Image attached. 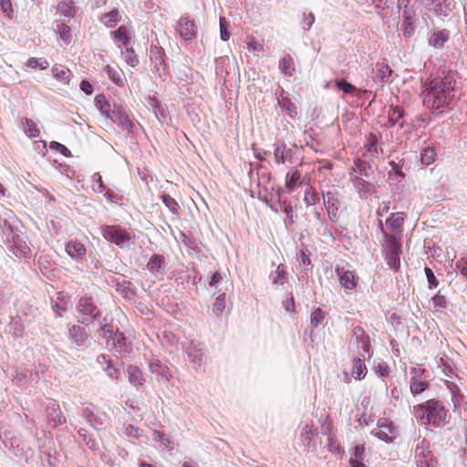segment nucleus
<instances>
[{
	"label": "nucleus",
	"mask_w": 467,
	"mask_h": 467,
	"mask_svg": "<svg viewBox=\"0 0 467 467\" xmlns=\"http://www.w3.org/2000/svg\"><path fill=\"white\" fill-rule=\"evenodd\" d=\"M336 86L338 89L342 90L345 94H352L357 88L352 84L348 83L345 79H339L336 81Z\"/></svg>",
	"instance_id": "41"
},
{
	"label": "nucleus",
	"mask_w": 467,
	"mask_h": 467,
	"mask_svg": "<svg viewBox=\"0 0 467 467\" xmlns=\"http://www.w3.org/2000/svg\"><path fill=\"white\" fill-rule=\"evenodd\" d=\"M225 294L223 293L215 298L213 306V311L217 317H220L225 309Z\"/></svg>",
	"instance_id": "36"
},
{
	"label": "nucleus",
	"mask_w": 467,
	"mask_h": 467,
	"mask_svg": "<svg viewBox=\"0 0 467 467\" xmlns=\"http://www.w3.org/2000/svg\"><path fill=\"white\" fill-rule=\"evenodd\" d=\"M114 341H116L121 348V344H124L125 337L122 334L116 335Z\"/></svg>",
	"instance_id": "62"
},
{
	"label": "nucleus",
	"mask_w": 467,
	"mask_h": 467,
	"mask_svg": "<svg viewBox=\"0 0 467 467\" xmlns=\"http://www.w3.org/2000/svg\"><path fill=\"white\" fill-rule=\"evenodd\" d=\"M285 213L289 219L290 223H293V209L290 204L285 206Z\"/></svg>",
	"instance_id": "59"
},
{
	"label": "nucleus",
	"mask_w": 467,
	"mask_h": 467,
	"mask_svg": "<svg viewBox=\"0 0 467 467\" xmlns=\"http://www.w3.org/2000/svg\"><path fill=\"white\" fill-rule=\"evenodd\" d=\"M367 374V367L361 358H357L354 360L353 368H352V375L357 379H363Z\"/></svg>",
	"instance_id": "33"
},
{
	"label": "nucleus",
	"mask_w": 467,
	"mask_h": 467,
	"mask_svg": "<svg viewBox=\"0 0 467 467\" xmlns=\"http://www.w3.org/2000/svg\"><path fill=\"white\" fill-rule=\"evenodd\" d=\"M121 54L124 61L132 67H137L139 64V58L135 54V51L132 47L129 46L125 47V50L121 49Z\"/></svg>",
	"instance_id": "32"
},
{
	"label": "nucleus",
	"mask_w": 467,
	"mask_h": 467,
	"mask_svg": "<svg viewBox=\"0 0 467 467\" xmlns=\"http://www.w3.org/2000/svg\"><path fill=\"white\" fill-rule=\"evenodd\" d=\"M150 372L156 376L160 383H166L171 378L169 367L159 359H152L149 363Z\"/></svg>",
	"instance_id": "7"
},
{
	"label": "nucleus",
	"mask_w": 467,
	"mask_h": 467,
	"mask_svg": "<svg viewBox=\"0 0 467 467\" xmlns=\"http://www.w3.org/2000/svg\"><path fill=\"white\" fill-rule=\"evenodd\" d=\"M0 7H1L2 13L10 18L13 14L11 1L10 0H0Z\"/></svg>",
	"instance_id": "47"
},
{
	"label": "nucleus",
	"mask_w": 467,
	"mask_h": 467,
	"mask_svg": "<svg viewBox=\"0 0 467 467\" xmlns=\"http://www.w3.org/2000/svg\"><path fill=\"white\" fill-rule=\"evenodd\" d=\"M336 271L339 275V283L345 289L352 290L357 286L358 276L353 271L340 273L338 268Z\"/></svg>",
	"instance_id": "17"
},
{
	"label": "nucleus",
	"mask_w": 467,
	"mask_h": 467,
	"mask_svg": "<svg viewBox=\"0 0 467 467\" xmlns=\"http://www.w3.org/2000/svg\"><path fill=\"white\" fill-rule=\"evenodd\" d=\"M277 104L283 110H285L290 117L294 118L297 114L296 106L288 98L280 97L277 100Z\"/></svg>",
	"instance_id": "29"
},
{
	"label": "nucleus",
	"mask_w": 467,
	"mask_h": 467,
	"mask_svg": "<svg viewBox=\"0 0 467 467\" xmlns=\"http://www.w3.org/2000/svg\"><path fill=\"white\" fill-rule=\"evenodd\" d=\"M432 306L435 311L445 308L447 306L446 298L443 296L437 295L431 299Z\"/></svg>",
	"instance_id": "44"
},
{
	"label": "nucleus",
	"mask_w": 467,
	"mask_h": 467,
	"mask_svg": "<svg viewBox=\"0 0 467 467\" xmlns=\"http://www.w3.org/2000/svg\"><path fill=\"white\" fill-rule=\"evenodd\" d=\"M68 340L76 347H82L88 339V333L85 328L74 325L68 329Z\"/></svg>",
	"instance_id": "12"
},
{
	"label": "nucleus",
	"mask_w": 467,
	"mask_h": 467,
	"mask_svg": "<svg viewBox=\"0 0 467 467\" xmlns=\"http://www.w3.org/2000/svg\"><path fill=\"white\" fill-rule=\"evenodd\" d=\"M55 31L64 45H69L71 43L72 34L68 26L62 22H57Z\"/></svg>",
	"instance_id": "23"
},
{
	"label": "nucleus",
	"mask_w": 467,
	"mask_h": 467,
	"mask_svg": "<svg viewBox=\"0 0 467 467\" xmlns=\"http://www.w3.org/2000/svg\"><path fill=\"white\" fill-rule=\"evenodd\" d=\"M428 387V383L425 380L420 379L417 376H414L410 379V389L413 395L422 393Z\"/></svg>",
	"instance_id": "30"
},
{
	"label": "nucleus",
	"mask_w": 467,
	"mask_h": 467,
	"mask_svg": "<svg viewBox=\"0 0 467 467\" xmlns=\"http://www.w3.org/2000/svg\"><path fill=\"white\" fill-rule=\"evenodd\" d=\"M186 354L190 361L195 365L200 366L202 361V348L199 342L191 341L185 348Z\"/></svg>",
	"instance_id": "13"
},
{
	"label": "nucleus",
	"mask_w": 467,
	"mask_h": 467,
	"mask_svg": "<svg viewBox=\"0 0 467 467\" xmlns=\"http://www.w3.org/2000/svg\"><path fill=\"white\" fill-rule=\"evenodd\" d=\"M34 150H36L39 154L45 155V150L47 149V143L45 140H37L33 142Z\"/></svg>",
	"instance_id": "50"
},
{
	"label": "nucleus",
	"mask_w": 467,
	"mask_h": 467,
	"mask_svg": "<svg viewBox=\"0 0 467 467\" xmlns=\"http://www.w3.org/2000/svg\"><path fill=\"white\" fill-rule=\"evenodd\" d=\"M317 200V194L311 188H307L305 192L304 201L307 206L315 205Z\"/></svg>",
	"instance_id": "46"
},
{
	"label": "nucleus",
	"mask_w": 467,
	"mask_h": 467,
	"mask_svg": "<svg viewBox=\"0 0 467 467\" xmlns=\"http://www.w3.org/2000/svg\"><path fill=\"white\" fill-rule=\"evenodd\" d=\"M246 45L249 51L261 52L263 50V44L257 41L254 36L246 37Z\"/></svg>",
	"instance_id": "42"
},
{
	"label": "nucleus",
	"mask_w": 467,
	"mask_h": 467,
	"mask_svg": "<svg viewBox=\"0 0 467 467\" xmlns=\"http://www.w3.org/2000/svg\"><path fill=\"white\" fill-rule=\"evenodd\" d=\"M92 181L94 183L97 184L96 190L99 192H102L104 191V184H103L102 178H101L100 174L98 172L94 173L92 176Z\"/></svg>",
	"instance_id": "49"
},
{
	"label": "nucleus",
	"mask_w": 467,
	"mask_h": 467,
	"mask_svg": "<svg viewBox=\"0 0 467 467\" xmlns=\"http://www.w3.org/2000/svg\"><path fill=\"white\" fill-rule=\"evenodd\" d=\"M96 107L100 111L102 115L106 118L109 119L110 114L112 112L113 105L107 100L104 96H97L95 99Z\"/></svg>",
	"instance_id": "26"
},
{
	"label": "nucleus",
	"mask_w": 467,
	"mask_h": 467,
	"mask_svg": "<svg viewBox=\"0 0 467 467\" xmlns=\"http://www.w3.org/2000/svg\"><path fill=\"white\" fill-rule=\"evenodd\" d=\"M128 379L134 386H141L145 382L142 371L134 365H130L126 368Z\"/></svg>",
	"instance_id": "20"
},
{
	"label": "nucleus",
	"mask_w": 467,
	"mask_h": 467,
	"mask_svg": "<svg viewBox=\"0 0 467 467\" xmlns=\"http://www.w3.org/2000/svg\"><path fill=\"white\" fill-rule=\"evenodd\" d=\"M364 451H365V448H364V445H358V446H356L355 448V456L357 458H361V456L363 455L364 453Z\"/></svg>",
	"instance_id": "60"
},
{
	"label": "nucleus",
	"mask_w": 467,
	"mask_h": 467,
	"mask_svg": "<svg viewBox=\"0 0 467 467\" xmlns=\"http://www.w3.org/2000/svg\"><path fill=\"white\" fill-rule=\"evenodd\" d=\"M425 273H426L427 279L430 283V286L431 287L437 286L438 284H437V282H435V276H434L433 272L430 268L426 267Z\"/></svg>",
	"instance_id": "53"
},
{
	"label": "nucleus",
	"mask_w": 467,
	"mask_h": 467,
	"mask_svg": "<svg viewBox=\"0 0 467 467\" xmlns=\"http://www.w3.org/2000/svg\"><path fill=\"white\" fill-rule=\"evenodd\" d=\"M46 414L54 426L66 421L62 416L58 403L54 400H48L46 404Z\"/></svg>",
	"instance_id": "8"
},
{
	"label": "nucleus",
	"mask_w": 467,
	"mask_h": 467,
	"mask_svg": "<svg viewBox=\"0 0 467 467\" xmlns=\"http://www.w3.org/2000/svg\"><path fill=\"white\" fill-rule=\"evenodd\" d=\"M220 24V37L223 41H227L230 38V32H229V23L225 19V17L221 16L219 19Z\"/></svg>",
	"instance_id": "38"
},
{
	"label": "nucleus",
	"mask_w": 467,
	"mask_h": 467,
	"mask_svg": "<svg viewBox=\"0 0 467 467\" xmlns=\"http://www.w3.org/2000/svg\"><path fill=\"white\" fill-rule=\"evenodd\" d=\"M76 309L78 313L83 315L82 319L78 320L82 324L94 320L99 316V311L97 309V306H94L92 298L88 296L80 297Z\"/></svg>",
	"instance_id": "5"
},
{
	"label": "nucleus",
	"mask_w": 467,
	"mask_h": 467,
	"mask_svg": "<svg viewBox=\"0 0 467 467\" xmlns=\"http://www.w3.org/2000/svg\"><path fill=\"white\" fill-rule=\"evenodd\" d=\"M39 136V130L34 127L33 123L31 122V139L36 138Z\"/></svg>",
	"instance_id": "64"
},
{
	"label": "nucleus",
	"mask_w": 467,
	"mask_h": 467,
	"mask_svg": "<svg viewBox=\"0 0 467 467\" xmlns=\"http://www.w3.org/2000/svg\"><path fill=\"white\" fill-rule=\"evenodd\" d=\"M162 202L165 204V206L171 211L173 214H178L180 206L178 202L171 197L168 194H162L161 195Z\"/></svg>",
	"instance_id": "37"
},
{
	"label": "nucleus",
	"mask_w": 467,
	"mask_h": 467,
	"mask_svg": "<svg viewBox=\"0 0 467 467\" xmlns=\"http://www.w3.org/2000/svg\"><path fill=\"white\" fill-rule=\"evenodd\" d=\"M349 464L351 467H366L365 464L356 459H350Z\"/></svg>",
	"instance_id": "61"
},
{
	"label": "nucleus",
	"mask_w": 467,
	"mask_h": 467,
	"mask_svg": "<svg viewBox=\"0 0 467 467\" xmlns=\"http://www.w3.org/2000/svg\"><path fill=\"white\" fill-rule=\"evenodd\" d=\"M274 156L277 164H284L287 160L292 159V150L285 143H279L275 149Z\"/></svg>",
	"instance_id": "21"
},
{
	"label": "nucleus",
	"mask_w": 467,
	"mask_h": 467,
	"mask_svg": "<svg viewBox=\"0 0 467 467\" xmlns=\"http://www.w3.org/2000/svg\"><path fill=\"white\" fill-rule=\"evenodd\" d=\"M297 258H298L300 264H302L304 265H309L311 264L310 259L308 258V256L306 254V253L304 251H300Z\"/></svg>",
	"instance_id": "55"
},
{
	"label": "nucleus",
	"mask_w": 467,
	"mask_h": 467,
	"mask_svg": "<svg viewBox=\"0 0 467 467\" xmlns=\"http://www.w3.org/2000/svg\"><path fill=\"white\" fill-rule=\"evenodd\" d=\"M280 70L287 76H292L295 71V65L291 56H285L279 62Z\"/></svg>",
	"instance_id": "31"
},
{
	"label": "nucleus",
	"mask_w": 467,
	"mask_h": 467,
	"mask_svg": "<svg viewBox=\"0 0 467 467\" xmlns=\"http://www.w3.org/2000/svg\"><path fill=\"white\" fill-rule=\"evenodd\" d=\"M98 362L100 364H106L104 368V371L107 376L112 379H117L119 376V370L112 365L110 359H108L105 355H100L98 357Z\"/></svg>",
	"instance_id": "24"
},
{
	"label": "nucleus",
	"mask_w": 467,
	"mask_h": 467,
	"mask_svg": "<svg viewBox=\"0 0 467 467\" xmlns=\"http://www.w3.org/2000/svg\"><path fill=\"white\" fill-rule=\"evenodd\" d=\"M414 417L423 425L443 427L447 422V410L443 404L437 400H429L413 407Z\"/></svg>",
	"instance_id": "2"
},
{
	"label": "nucleus",
	"mask_w": 467,
	"mask_h": 467,
	"mask_svg": "<svg viewBox=\"0 0 467 467\" xmlns=\"http://www.w3.org/2000/svg\"><path fill=\"white\" fill-rule=\"evenodd\" d=\"M48 67H49V62L46 58L31 57V67L38 68V69H46Z\"/></svg>",
	"instance_id": "45"
},
{
	"label": "nucleus",
	"mask_w": 467,
	"mask_h": 467,
	"mask_svg": "<svg viewBox=\"0 0 467 467\" xmlns=\"http://www.w3.org/2000/svg\"><path fill=\"white\" fill-rule=\"evenodd\" d=\"M223 276L219 272H215L209 282V285L217 288V285L222 281Z\"/></svg>",
	"instance_id": "52"
},
{
	"label": "nucleus",
	"mask_w": 467,
	"mask_h": 467,
	"mask_svg": "<svg viewBox=\"0 0 467 467\" xmlns=\"http://www.w3.org/2000/svg\"><path fill=\"white\" fill-rule=\"evenodd\" d=\"M163 264V256L153 254L147 264V269L152 274L156 275L161 268Z\"/></svg>",
	"instance_id": "34"
},
{
	"label": "nucleus",
	"mask_w": 467,
	"mask_h": 467,
	"mask_svg": "<svg viewBox=\"0 0 467 467\" xmlns=\"http://www.w3.org/2000/svg\"><path fill=\"white\" fill-rule=\"evenodd\" d=\"M58 299L60 300V303L56 302L52 305V308L57 315L61 317L67 310V302L64 300L62 295L58 296Z\"/></svg>",
	"instance_id": "43"
},
{
	"label": "nucleus",
	"mask_w": 467,
	"mask_h": 467,
	"mask_svg": "<svg viewBox=\"0 0 467 467\" xmlns=\"http://www.w3.org/2000/svg\"><path fill=\"white\" fill-rule=\"evenodd\" d=\"M65 251L68 256L76 261L81 260L87 253L85 245L78 241L68 242L65 246Z\"/></svg>",
	"instance_id": "14"
},
{
	"label": "nucleus",
	"mask_w": 467,
	"mask_h": 467,
	"mask_svg": "<svg viewBox=\"0 0 467 467\" xmlns=\"http://www.w3.org/2000/svg\"><path fill=\"white\" fill-rule=\"evenodd\" d=\"M405 220L404 213L398 212L391 213L390 217L386 220V225L392 233L391 235L397 236L401 234V227Z\"/></svg>",
	"instance_id": "11"
},
{
	"label": "nucleus",
	"mask_w": 467,
	"mask_h": 467,
	"mask_svg": "<svg viewBox=\"0 0 467 467\" xmlns=\"http://www.w3.org/2000/svg\"><path fill=\"white\" fill-rule=\"evenodd\" d=\"M434 160H435L434 150L431 148L424 149L423 152L421 153V162L424 165H430V164L433 163Z\"/></svg>",
	"instance_id": "40"
},
{
	"label": "nucleus",
	"mask_w": 467,
	"mask_h": 467,
	"mask_svg": "<svg viewBox=\"0 0 467 467\" xmlns=\"http://www.w3.org/2000/svg\"><path fill=\"white\" fill-rule=\"evenodd\" d=\"M318 432L316 428L309 424H306L301 431V441L305 447L308 450L314 447V439L317 436Z\"/></svg>",
	"instance_id": "18"
},
{
	"label": "nucleus",
	"mask_w": 467,
	"mask_h": 467,
	"mask_svg": "<svg viewBox=\"0 0 467 467\" xmlns=\"http://www.w3.org/2000/svg\"><path fill=\"white\" fill-rule=\"evenodd\" d=\"M284 306H285V310L288 311V312L294 311L295 305H294V298H293V296H291L289 300H287L285 303H284Z\"/></svg>",
	"instance_id": "57"
},
{
	"label": "nucleus",
	"mask_w": 467,
	"mask_h": 467,
	"mask_svg": "<svg viewBox=\"0 0 467 467\" xmlns=\"http://www.w3.org/2000/svg\"><path fill=\"white\" fill-rule=\"evenodd\" d=\"M110 36L115 41L121 42L124 47L130 45V36L126 26H119L117 30L111 31Z\"/></svg>",
	"instance_id": "28"
},
{
	"label": "nucleus",
	"mask_w": 467,
	"mask_h": 467,
	"mask_svg": "<svg viewBox=\"0 0 467 467\" xmlns=\"http://www.w3.org/2000/svg\"><path fill=\"white\" fill-rule=\"evenodd\" d=\"M392 113L390 115V119L397 121L399 119H400L403 116V112L400 108H392L391 109Z\"/></svg>",
	"instance_id": "54"
},
{
	"label": "nucleus",
	"mask_w": 467,
	"mask_h": 467,
	"mask_svg": "<svg viewBox=\"0 0 467 467\" xmlns=\"http://www.w3.org/2000/svg\"><path fill=\"white\" fill-rule=\"evenodd\" d=\"M121 20V15L116 8L100 16V22L107 27H114Z\"/></svg>",
	"instance_id": "22"
},
{
	"label": "nucleus",
	"mask_w": 467,
	"mask_h": 467,
	"mask_svg": "<svg viewBox=\"0 0 467 467\" xmlns=\"http://www.w3.org/2000/svg\"><path fill=\"white\" fill-rule=\"evenodd\" d=\"M178 31L184 40H191L196 36V26L193 21L182 17L178 22Z\"/></svg>",
	"instance_id": "9"
},
{
	"label": "nucleus",
	"mask_w": 467,
	"mask_h": 467,
	"mask_svg": "<svg viewBox=\"0 0 467 467\" xmlns=\"http://www.w3.org/2000/svg\"><path fill=\"white\" fill-rule=\"evenodd\" d=\"M57 13L60 16L71 17L75 14L74 5L71 0H63L57 5Z\"/></svg>",
	"instance_id": "27"
},
{
	"label": "nucleus",
	"mask_w": 467,
	"mask_h": 467,
	"mask_svg": "<svg viewBox=\"0 0 467 467\" xmlns=\"http://www.w3.org/2000/svg\"><path fill=\"white\" fill-rule=\"evenodd\" d=\"M300 173L298 171L288 172L285 177V187L288 190H293L300 185Z\"/></svg>",
	"instance_id": "35"
},
{
	"label": "nucleus",
	"mask_w": 467,
	"mask_h": 467,
	"mask_svg": "<svg viewBox=\"0 0 467 467\" xmlns=\"http://www.w3.org/2000/svg\"><path fill=\"white\" fill-rule=\"evenodd\" d=\"M109 119L119 125L128 132L132 130V122L130 120L129 117L115 104L113 105L112 112Z\"/></svg>",
	"instance_id": "10"
},
{
	"label": "nucleus",
	"mask_w": 467,
	"mask_h": 467,
	"mask_svg": "<svg viewBox=\"0 0 467 467\" xmlns=\"http://www.w3.org/2000/svg\"><path fill=\"white\" fill-rule=\"evenodd\" d=\"M104 70L114 84L119 87L124 86L126 82L125 75L119 67H111L107 65Z\"/></svg>",
	"instance_id": "19"
},
{
	"label": "nucleus",
	"mask_w": 467,
	"mask_h": 467,
	"mask_svg": "<svg viewBox=\"0 0 467 467\" xmlns=\"http://www.w3.org/2000/svg\"><path fill=\"white\" fill-rule=\"evenodd\" d=\"M315 21V16L312 13H309L307 15H305V23L307 24V28L306 29H309L311 27V26L313 25Z\"/></svg>",
	"instance_id": "58"
},
{
	"label": "nucleus",
	"mask_w": 467,
	"mask_h": 467,
	"mask_svg": "<svg viewBox=\"0 0 467 467\" xmlns=\"http://www.w3.org/2000/svg\"><path fill=\"white\" fill-rule=\"evenodd\" d=\"M454 88L455 79L450 74L427 81L422 91L424 106L441 111L449 109L454 97Z\"/></svg>",
	"instance_id": "1"
},
{
	"label": "nucleus",
	"mask_w": 467,
	"mask_h": 467,
	"mask_svg": "<svg viewBox=\"0 0 467 467\" xmlns=\"http://www.w3.org/2000/svg\"><path fill=\"white\" fill-rule=\"evenodd\" d=\"M324 313L320 308L315 309L310 316V323L314 327H318L324 320Z\"/></svg>",
	"instance_id": "39"
},
{
	"label": "nucleus",
	"mask_w": 467,
	"mask_h": 467,
	"mask_svg": "<svg viewBox=\"0 0 467 467\" xmlns=\"http://www.w3.org/2000/svg\"><path fill=\"white\" fill-rule=\"evenodd\" d=\"M103 237L121 249L129 248L131 244L130 233L119 225H105L101 227Z\"/></svg>",
	"instance_id": "4"
},
{
	"label": "nucleus",
	"mask_w": 467,
	"mask_h": 467,
	"mask_svg": "<svg viewBox=\"0 0 467 467\" xmlns=\"http://www.w3.org/2000/svg\"><path fill=\"white\" fill-rule=\"evenodd\" d=\"M79 88L87 95H91L93 93V87L88 80H82Z\"/></svg>",
	"instance_id": "51"
},
{
	"label": "nucleus",
	"mask_w": 467,
	"mask_h": 467,
	"mask_svg": "<svg viewBox=\"0 0 467 467\" xmlns=\"http://www.w3.org/2000/svg\"><path fill=\"white\" fill-rule=\"evenodd\" d=\"M356 187L357 189L358 190V192H361V191H365L366 190V187H367V183L363 181V180H360L357 184H356Z\"/></svg>",
	"instance_id": "63"
},
{
	"label": "nucleus",
	"mask_w": 467,
	"mask_h": 467,
	"mask_svg": "<svg viewBox=\"0 0 467 467\" xmlns=\"http://www.w3.org/2000/svg\"><path fill=\"white\" fill-rule=\"evenodd\" d=\"M273 285L276 287L284 285L288 282V273L286 266L283 264H279L275 271H272L269 275Z\"/></svg>",
	"instance_id": "15"
},
{
	"label": "nucleus",
	"mask_w": 467,
	"mask_h": 467,
	"mask_svg": "<svg viewBox=\"0 0 467 467\" xmlns=\"http://www.w3.org/2000/svg\"><path fill=\"white\" fill-rule=\"evenodd\" d=\"M379 229L385 240L384 253L387 264L390 268L397 270L400 265V244L397 236L387 234L381 220H379Z\"/></svg>",
	"instance_id": "3"
},
{
	"label": "nucleus",
	"mask_w": 467,
	"mask_h": 467,
	"mask_svg": "<svg viewBox=\"0 0 467 467\" xmlns=\"http://www.w3.org/2000/svg\"><path fill=\"white\" fill-rule=\"evenodd\" d=\"M449 38V34L445 30L433 33L429 38V44L436 48H441L444 46Z\"/></svg>",
	"instance_id": "25"
},
{
	"label": "nucleus",
	"mask_w": 467,
	"mask_h": 467,
	"mask_svg": "<svg viewBox=\"0 0 467 467\" xmlns=\"http://www.w3.org/2000/svg\"><path fill=\"white\" fill-rule=\"evenodd\" d=\"M389 203L383 202L379 205V207L377 211V214H378V216L382 217L384 215V213L389 212Z\"/></svg>",
	"instance_id": "56"
},
{
	"label": "nucleus",
	"mask_w": 467,
	"mask_h": 467,
	"mask_svg": "<svg viewBox=\"0 0 467 467\" xmlns=\"http://www.w3.org/2000/svg\"><path fill=\"white\" fill-rule=\"evenodd\" d=\"M49 147L51 150L59 151L64 156H68L70 154V150L59 142L52 141Z\"/></svg>",
	"instance_id": "48"
},
{
	"label": "nucleus",
	"mask_w": 467,
	"mask_h": 467,
	"mask_svg": "<svg viewBox=\"0 0 467 467\" xmlns=\"http://www.w3.org/2000/svg\"><path fill=\"white\" fill-rule=\"evenodd\" d=\"M52 75L54 78L63 85H68L72 78V72L67 67L56 64L52 67Z\"/></svg>",
	"instance_id": "16"
},
{
	"label": "nucleus",
	"mask_w": 467,
	"mask_h": 467,
	"mask_svg": "<svg viewBox=\"0 0 467 467\" xmlns=\"http://www.w3.org/2000/svg\"><path fill=\"white\" fill-rule=\"evenodd\" d=\"M371 434L380 441L389 442L394 441L398 435V431L392 423L382 422L371 431Z\"/></svg>",
	"instance_id": "6"
}]
</instances>
